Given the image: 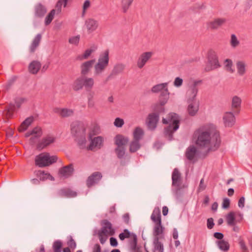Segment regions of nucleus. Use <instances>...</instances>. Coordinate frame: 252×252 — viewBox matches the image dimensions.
<instances>
[{
    "label": "nucleus",
    "mask_w": 252,
    "mask_h": 252,
    "mask_svg": "<svg viewBox=\"0 0 252 252\" xmlns=\"http://www.w3.org/2000/svg\"><path fill=\"white\" fill-rule=\"evenodd\" d=\"M193 136L196 138V146L205 150L203 158L217 151L220 146V134L214 124H206L201 126L194 131Z\"/></svg>",
    "instance_id": "nucleus-1"
},
{
    "label": "nucleus",
    "mask_w": 252,
    "mask_h": 252,
    "mask_svg": "<svg viewBox=\"0 0 252 252\" xmlns=\"http://www.w3.org/2000/svg\"><path fill=\"white\" fill-rule=\"evenodd\" d=\"M162 123L166 125L169 124L167 127L164 128V136L167 138L169 141L173 140V133L179 127V116L176 113H171L169 114L167 119H162Z\"/></svg>",
    "instance_id": "nucleus-2"
},
{
    "label": "nucleus",
    "mask_w": 252,
    "mask_h": 252,
    "mask_svg": "<svg viewBox=\"0 0 252 252\" xmlns=\"http://www.w3.org/2000/svg\"><path fill=\"white\" fill-rule=\"evenodd\" d=\"M172 186L174 188L172 191L177 198H179L182 194V190L187 187L182 184L181 174L178 169L175 168L172 174Z\"/></svg>",
    "instance_id": "nucleus-3"
},
{
    "label": "nucleus",
    "mask_w": 252,
    "mask_h": 252,
    "mask_svg": "<svg viewBox=\"0 0 252 252\" xmlns=\"http://www.w3.org/2000/svg\"><path fill=\"white\" fill-rule=\"evenodd\" d=\"M57 159L56 156H50L48 153H43L35 157V164L39 167H44L56 162Z\"/></svg>",
    "instance_id": "nucleus-4"
},
{
    "label": "nucleus",
    "mask_w": 252,
    "mask_h": 252,
    "mask_svg": "<svg viewBox=\"0 0 252 252\" xmlns=\"http://www.w3.org/2000/svg\"><path fill=\"white\" fill-rule=\"evenodd\" d=\"M109 60V51L107 50L100 55L98 62L94 65V73L95 75H98L102 72L108 66Z\"/></svg>",
    "instance_id": "nucleus-5"
},
{
    "label": "nucleus",
    "mask_w": 252,
    "mask_h": 252,
    "mask_svg": "<svg viewBox=\"0 0 252 252\" xmlns=\"http://www.w3.org/2000/svg\"><path fill=\"white\" fill-rule=\"evenodd\" d=\"M220 66L217 54L213 51H210L208 55V63L205 68L207 72L217 69Z\"/></svg>",
    "instance_id": "nucleus-6"
},
{
    "label": "nucleus",
    "mask_w": 252,
    "mask_h": 252,
    "mask_svg": "<svg viewBox=\"0 0 252 252\" xmlns=\"http://www.w3.org/2000/svg\"><path fill=\"white\" fill-rule=\"evenodd\" d=\"M74 172L73 164L70 163L68 165L64 166L59 169L58 176L61 179H67L72 176Z\"/></svg>",
    "instance_id": "nucleus-7"
},
{
    "label": "nucleus",
    "mask_w": 252,
    "mask_h": 252,
    "mask_svg": "<svg viewBox=\"0 0 252 252\" xmlns=\"http://www.w3.org/2000/svg\"><path fill=\"white\" fill-rule=\"evenodd\" d=\"M42 134V130L40 127L36 126L34 127L32 130L28 131L25 134L26 137H32L30 139V142L32 144H34L36 140L39 138Z\"/></svg>",
    "instance_id": "nucleus-8"
},
{
    "label": "nucleus",
    "mask_w": 252,
    "mask_h": 252,
    "mask_svg": "<svg viewBox=\"0 0 252 252\" xmlns=\"http://www.w3.org/2000/svg\"><path fill=\"white\" fill-rule=\"evenodd\" d=\"M85 130L83 125L79 122L73 123L71 125V132L74 136L84 135Z\"/></svg>",
    "instance_id": "nucleus-9"
},
{
    "label": "nucleus",
    "mask_w": 252,
    "mask_h": 252,
    "mask_svg": "<svg viewBox=\"0 0 252 252\" xmlns=\"http://www.w3.org/2000/svg\"><path fill=\"white\" fill-rule=\"evenodd\" d=\"M198 151L195 146H190L187 149L185 156L189 160L194 163L198 159Z\"/></svg>",
    "instance_id": "nucleus-10"
},
{
    "label": "nucleus",
    "mask_w": 252,
    "mask_h": 252,
    "mask_svg": "<svg viewBox=\"0 0 252 252\" xmlns=\"http://www.w3.org/2000/svg\"><path fill=\"white\" fill-rule=\"evenodd\" d=\"M102 177V174L100 172H94L88 177L86 184L88 188H91L97 184Z\"/></svg>",
    "instance_id": "nucleus-11"
},
{
    "label": "nucleus",
    "mask_w": 252,
    "mask_h": 252,
    "mask_svg": "<svg viewBox=\"0 0 252 252\" xmlns=\"http://www.w3.org/2000/svg\"><path fill=\"white\" fill-rule=\"evenodd\" d=\"M102 226L99 232L103 234L113 236L115 233V230L113 228L111 223L107 220H104L102 222Z\"/></svg>",
    "instance_id": "nucleus-12"
},
{
    "label": "nucleus",
    "mask_w": 252,
    "mask_h": 252,
    "mask_svg": "<svg viewBox=\"0 0 252 252\" xmlns=\"http://www.w3.org/2000/svg\"><path fill=\"white\" fill-rule=\"evenodd\" d=\"M159 120V115L153 113L149 114L147 117V125L148 128L151 130H154L156 127Z\"/></svg>",
    "instance_id": "nucleus-13"
},
{
    "label": "nucleus",
    "mask_w": 252,
    "mask_h": 252,
    "mask_svg": "<svg viewBox=\"0 0 252 252\" xmlns=\"http://www.w3.org/2000/svg\"><path fill=\"white\" fill-rule=\"evenodd\" d=\"M95 63V60H91L83 63L80 65L81 74L82 76H85L91 71L93 65Z\"/></svg>",
    "instance_id": "nucleus-14"
},
{
    "label": "nucleus",
    "mask_w": 252,
    "mask_h": 252,
    "mask_svg": "<svg viewBox=\"0 0 252 252\" xmlns=\"http://www.w3.org/2000/svg\"><path fill=\"white\" fill-rule=\"evenodd\" d=\"M55 138L53 136L47 135L44 137L37 144L36 148L39 150H41L46 148L50 144L54 142Z\"/></svg>",
    "instance_id": "nucleus-15"
},
{
    "label": "nucleus",
    "mask_w": 252,
    "mask_h": 252,
    "mask_svg": "<svg viewBox=\"0 0 252 252\" xmlns=\"http://www.w3.org/2000/svg\"><path fill=\"white\" fill-rule=\"evenodd\" d=\"M224 126L226 127H231L235 123V118L232 112H227L225 113L223 117Z\"/></svg>",
    "instance_id": "nucleus-16"
},
{
    "label": "nucleus",
    "mask_w": 252,
    "mask_h": 252,
    "mask_svg": "<svg viewBox=\"0 0 252 252\" xmlns=\"http://www.w3.org/2000/svg\"><path fill=\"white\" fill-rule=\"evenodd\" d=\"M152 56V53L150 52H147L142 53L139 57L137 65L139 68H142L145 64L146 63L147 61L151 58Z\"/></svg>",
    "instance_id": "nucleus-17"
},
{
    "label": "nucleus",
    "mask_w": 252,
    "mask_h": 252,
    "mask_svg": "<svg viewBox=\"0 0 252 252\" xmlns=\"http://www.w3.org/2000/svg\"><path fill=\"white\" fill-rule=\"evenodd\" d=\"M164 228L162 226L161 222L155 223L153 229L154 238H164L163 231Z\"/></svg>",
    "instance_id": "nucleus-18"
},
{
    "label": "nucleus",
    "mask_w": 252,
    "mask_h": 252,
    "mask_svg": "<svg viewBox=\"0 0 252 252\" xmlns=\"http://www.w3.org/2000/svg\"><path fill=\"white\" fill-rule=\"evenodd\" d=\"M58 195L60 197L70 198L76 197L77 193L69 188H63L59 190Z\"/></svg>",
    "instance_id": "nucleus-19"
},
{
    "label": "nucleus",
    "mask_w": 252,
    "mask_h": 252,
    "mask_svg": "<svg viewBox=\"0 0 252 252\" xmlns=\"http://www.w3.org/2000/svg\"><path fill=\"white\" fill-rule=\"evenodd\" d=\"M226 20L224 18H217L208 23V28L211 30H216L225 23Z\"/></svg>",
    "instance_id": "nucleus-20"
},
{
    "label": "nucleus",
    "mask_w": 252,
    "mask_h": 252,
    "mask_svg": "<svg viewBox=\"0 0 252 252\" xmlns=\"http://www.w3.org/2000/svg\"><path fill=\"white\" fill-rule=\"evenodd\" d=\"M103 142V139L101 136L94 137L92 139L88 149L90 150H93L94 148L100 149L102 146Z\"/></svg>",
    "instance_id": "nucleus-21"
},
{
    "label": "nucleus",
    "mask_w": 252,
    "mask_h": 252,
    "mask_svg": "<svg viewBox=\"0 0 252 252\" xmlns=\"http://www.w3.org/2000/svg\"><path fill=\"white\" fill-rule=\"evenodd\" d=\"M54 112L60 115L62 117H67L73 114V111L72 109L67 108H55Z\"/></svg>",
    "instance_id": "nucleus-22"
},
{
    "label": "nucleus",
    "mask_w": 252,
    "mask_h": 252,
    "mask_svg": "<svg viewBox=\"0 0 252 252\" xmlns=\"http://www.w3.org/2000/svg\"><path fill=\"white\" fill-rule=\"evenodd\" d=\"M35 16L39 18L44 16L47 12L46 7L41 3H37L35 6Z\"/></svg>",
    "instance_id": "nucleus-23"
},
{
    "label": "nucleus",
    "mask_w": 252,
    "mask_h": 252,
    "mask_svg": "<svg viewBox=\"0 0 252 252\" xmlns=\"http://www.w3.org/2000/svg\"><path fill=\"white\" fill-rule=\"evenodd\" d=\"M114 141L117 147H125L128 142V138L123 135L118 134L115 137Z\"/></svg>",
    "instance_id": "nucleus-24"
},
{
    "label": "nucleus",
    "mask_w": 252,
    "mask_h": 252,
    "mask_svg": "<svg viewBox=\"0 0 252 252\" xmlns=\"http://www.w3.org/2000/svg\"><path fill=\"white\" fill-rule=\"evenodd\" d=\"M41 67L40 63L37 61H32L29 65V71L32 74H36Z\"/></svg>",
    "instance_id": "nucleus-25"
},
{
    "label": "nucleus",
    "mask_w": 252,
    "mask_h": 252,
    "mask_svg": "<svg viewBox=\"0 0 252 252\" xmlns=\"http://www.w3.org/2000/svg\"><path fill=\"white\" fill-rule=\"evenodd\" d=\"M242 103V100L240 97L238 96H234L232 99V108L235 110L234 112L236 114H239Z\"/></svg>",
    "instance_id": "nucleus-26"
},
{
    "label": "nucleus",
    "mask_w": 252,
    "mask_h": 252,
    "mask_svg": "<svg viewBox=\"0 0 252 252\" xmlns=\"http://www.w3.org/2000/svg\"><path fill=\"white\" fill-rule=\"evenodd\" d=\"M85 25L88 31L90 32L95 31L98 27L97 21L92 18L87 20L85 22Z\"/></svg>",
    "instance_id": "nucleus-27"
},
{
    "label": "nucleus",
    "mask_w": 252,
    "mask_h": 252,
    "mask_svg": "<svg viewBox=\"0 0 252 252\" xmlns=\"http://www.w3.org/2000/svg\"><path fill=\"white\" fill-rule=\"evenodd\" d=\"M83 76H80L76 78L72 84V89L77 92L83 88Z\"/></svg>",
    "instance_id": "nucleus-28"
},
{
    "label": "nucleus",
    "mask_w": 252,
    "mask_h": 252,
    "mask_svg": "<svg viewBox=\"0 0 252 252\" xmlns=\"http://www.w3.org/2000/svg\"><path fill=\"white\" fill-rule=\"evenodd\" d=\"M83 87L88 91H91L94 87V82L93 78L83 76Z\"/></svg>",
    "instance_id": "nucleus-29"
},
{
    "label": "nucleus",
    "mask_w": 252,
    "mask_h": 252,
    "mask_svg": "<svg viewBox=\"0 0 252 252\" xmlns=\"http://www.w3.org/2000/svg\"><path fill=\"white\" fill-rule=\"evenodd\" d=\"M151 219L154 223L161 222L160 210L158 207L154 208Z\"/></svg>",
    "instance_id": "nucleus-30"
},
{
    "label": "nucleus",
    "mask_w": 252,
    "mask_h": 252,
    "mask_svg": "<svg viewBox=\"0 0 252 252\" xmlns=\"http://www.w3.org/2000/svg\"><path fill=\"white\" fill-rule=\"evenodd\" d=\"M41 39V34H37L34 38L31 45L30 47V51L31 53H34L36 48L39 46Z\"/></svg>",
    "instance_id": "nucleus-31"
},
{
    "label": "nucleus",
    "mask_w": 252,
    "mask_h": 252,
    "mask_svg": "<svg viewBox=\"0 0 252 252\" xmlns=\"http://www.w3.org/2000/svg\"><path fill=\"white\" fill-rule=\"evenodd\" d=\"M169 92L168 89H166L163 92H161L159 97V102L161 106L165 105L169 98Z\"/></svg>",
    "instance_id": "nucleus-32"
},
{
    "label": "nucleus",
    "mask_w": 252,
    "mask_h": 252,
    "mask_svg": "<svg viewBox=\"0 0 252 252\" xmlns=\"http://www.w3.org/2000/svg\"><path fill=\"white\" fill-rule=\"evenodd\" d=\"M33 121V117H30L26 118L21 124L19 130L20 131H24L28 128Z\"/></svg>",
    "instance_id": "nucleus-33"
},
{
    "label": "nucleus",
    "mask_w": 252,
    "mask_h": 252,
    "mask_svg": "<svg viewBox=\"0 0 252 252\" xmlns=\"http://www.w3.org/2000/svg\"><path fill=\"white\" fill-rule=\"evenodd\" d=\"M219 248L223 252H227L230 248V245L227 241L224 240L217 241L216 242Z\"/></svg>",
    "instance_id": "nucleus-34"
},
{
    "label": "nucleus",
    "mask_w": 252,
    "mask_h": 252,
    "mask_svg": "<svg viewBox=\"0 0 252 252\" xmlns=\"http://www.w3.org/2000/svg\"><path fill=\"white\" fill-rule=\"evenodd\" d=\"M167 84V83H164L155 85L152 87L151 91L153 93H161L166 89H168Z\"/></svg>",
    "instance_id": "nucleus-35"
},
{
    "label": "nucleus",
    "mask_w": 252,
    "mask_h": 252,
    "mask_svg": "<svg viewBox=\"0 0 252 252\" xmlns=\"http://www.w3.org/2000/svg\"><path fill=\"white\" fill-rule=\"evenodd\" d=\"M37 176L39 178L40 180L44 181L47 179H50L52 181L54 180V177L49 173H45L43 171L39 170L36 172Z\"/></svg>",
    "instance_id": "nucleus-36"
},
{
    "label": "nucleus",
    "mask_w": 252,
    "mask_h": 252,
    "mask_svg": "<svg viewBox=\"0 0 252 252\" xmlns=\"http://www.w3.org/2000/svg\"><path fill=\"white\" fill-rule=\"evenodd\" d=\"M141 147L140 141L133 139L129 144V152L130 153H135L138 151Z\"/></svg>",
    "instance_id": "nucleus-37"
},
{
    "label": "nucleus",
    "mask_w": 252,
    "mask_h": 252,
    "mask_svg": "<svg viewBox=\"0 0 252 252\" xmlns=\"http://www.w3.org/2000/svg\"><path fill=\"white\" fill-rule=\"evenodd\" d=\"M237 72L240 76L244 75L246 73V64L244 62L238 61L236 63Z\"/></svg>",
    "instance_id": "nucleus-38"
},
{
    "label": "nucleus",
    "mask_w": 252,
    "mask_h": 252,
    "mask_svg": "<svg viewBox=\"0 0 252 252\" xmlns=\"http://www.w3.org/2000/svg\"><path fill=\"white\" fill-rule=\"evenodd\" d=\"M160 238L156 237L154 238L153 244L154 246V249L158 252H163V245L159 242Z\"/></svg>",
    "instance_id": "nucleus-39"
},
{
    "label": "nucleus",
    "mask_w": 252,
    "mask_h": 252,
    "mask_svg": "<svg viewBox=\"0 0 252 252\" xmlns=\"http://www.w3.org/2000/svg\"><path fill=\"white\" fill-rule=\"evenodd\" d=\"M144 135V131L143 129L139 127H137L135 128L133 133V139L140 141Z\"/></svg>",
    "instance_id": "nucleus-40"
},
{
    "label": "nucleus",
    "mask_w": 252,
    "mask_h": 252,
    "mask_svg": "<svg viewBox=\"0 0 252 252\" xmlns=\"http://www.w3.org/2000/svg\"><path fill=\"white\" fill-rule=\"evenodd\" d=\"M134 0H121V7L124 13H126L132 5Z\"/></svg>",
    "instance_id": "nucleus-41"
},
{
    "label": "nucleus",
    "mask_w": 252,
    "mask_h": 252,
    "mask_svg": "<svg viewBox=\"0 0 252 252\" xmlns=\"http://www.w3.org/2000/svg\"><path fill=\"white\" fill-rule=\"evenodd\" d=\"M226 220L228 225H234L235 224V213L230 212L226 216Z\"/></svg>",
    "instance_id": "nucleus-42"
},
{
    "label": "nucleus",
    "mask_w": 252,
    "mask_h": 252,
    "mask_svg": "<svg viewBox=\"0 0 252 252\" xmlns=\"http://www.w3.org/2000/svg\"><path fill=\"white\" fill-rule=\"evenodd\" d=\"M125 68V66L123 64H117L115 65L114 68L112 71V75H117L119 73H121L123 72Z\"/></svg>",
    "instance_id": "nucleus-43"
},
{
    "label": "nucleus",
    "mask_w": 252,
    "mask_h": 252,
    "mask_svg": "<svg viewBox=\"0 0 252 252\" xmlns=\"http://www.w3.org/2000/svg\"><path fill=\"white\" fill-rule=\"evenodd\" d=\"M126 149L125 147H117L115 149V152L117 157L121 159L124 158L125 155Z\"/></svg>",
    "instance_id": "nucleus-44"
},
{
    "label": "nucleus",
    "mask_w": 252,
    "mask_h": 252,
    "mask_svg": "<svg viewBox=\"0 0 252 252\" xmlns=\"http://www.w3.org/2000/svg\"><path fill=\"white\" fill-rule=\"evenodd\" d=\"M188 110L189 114L190 116H194L198 110V105L195 106L193 103L189 105Z\"/></svg>",
    "instance_id": "nucleus-45"
},
{
    "label": "nucleus",
    "mask_w": 252,
    "mask_h": 252,
    "mask_svg": "<svg viewBox=\"0 0 252 252\" xmlns=\"http://www.w3.org/2000/svg\"><path fill=\"white\" fill-rule=\"evenodd\" d=\"M56 10L55 9H52L49 13L47 15V16L45 17V24L47 26L49 25L51 22L52 21L54 15L55 14Z\"/></svg>",
    "instance_id": "nucleus-46"
},
{
    "label": "nucleus",
    "mask_w": 252,
    "mask_h": 252,
    "mask_svg": "<svg viewBox=\"0 0 252 252\" xmlns=\"http://www.w3.org/2000/svg\"><path fill=\"white\" fill-rule=\"evenodd\" d=\"M15 109V105L12 103H10L5 109V111H6V115L7 117H11Z\"/></svg>",
    "instance_id": "nucleus-47"
},
{
    "label": "nucleus",
    "mask_w": 252,
    "mask_h": 252,
    "mask_svg": "<svg viewBox=\"0 0 252 252\" xmlns=\"http://www.w3.org/2000/svg\"><path fill=\"white\" fill-rule=\"evenodd\" d=\"M201 83V80L195 81L193 82V85L191 87V90H190V92H191V94L192 95V99H193L195 97V96H196V94H197V92H198V89L196 88V86L199 83Z\"/></svg>",
    "instance_id": "nucleus-48"
},
{
    "label": "nucleus",
    "mask_w": 252,
    "mask_h": 252,
    "mask_svg": "<svg viewBox=\"0 0 252 252\" xmlns=\"http://www.w3.org/2000/svg\"><path fill=\"white\" fill-rule=\"evenodd\" d=\"M94 49H87L82 55L78 57V59L80 60H86L89 57L91 54L94 52Z\"/></svg>",
    "instance_id": "nucleus-49"
},
{
    "label": "nucleus",
    "mask_w": 252,
    "mask_h": 252,
    "mask_svg": "<svg viewBox=\"0 0 252 252\" xmlns=\"http://www.w3.org/2000/svg\"><path fill=\"white\" fill-rule=\"evenodd\" d=\"M233 63L231 60L226 59L225 61V67L226 70L230 73H233L234 70L232 68Z\"/></svg>",
    "instance_id": "nucleus-50"
},
{
    "label": "nucleus",
    "mask_w": 252,
    "mask_h": 252,
    "mask_svg": "<svg viewBox=\"0 0 252 252\" xmlns=\"http://www.w3.org/2000/svg\"><path fill=\"white\" fill-rule=\"evenodd\" d=\"M62 243L60 240L55 241L53 245V248L54 252H61Z\"/></svg>",
    "instance_id": "nucleus-51"
},
{
    "label": "nucleus",
    "mask_w": 252,
    "mask_h": 252,
    "mask_svg": "<svg viewBox=\"0 0 252 252\" xmlns=\"http://www.w3.org/2000/svg\"><path fill=\"white\" fill-rule=\"evenodd\" d=\"M130 236V232L127 229H125L123 233L119 234V237L122 241L124 240L126 238H128Z\"/></svg>",
    "instance_id": "nucleus-52"
},
{
    "label": "nucleus",
    "mask_w": 252,
    "mask_h": 252,
    "mask_svg": "<svg viewBox=\"0 0 252 252\" xmlns=\"http://www.w3.org/2000/svg\"><path fill=\"white\" fill-rule=\"evenodd\" d=\"M98 236L99 237V239L100 241V242L101 244H104L106 240L108 239V236H109V235L102 233L101 232L98 231Z\"/></svg>",
    "instance_id": "nucleus-53"
},
{
    "label": "nucleus",
    "mask_w": 252,
    "mask_h": 252,
    "mask_svg": "<svg viewBox=\"0 0 252 252\" xmlns=\"http://www.w3.org/2000/svg\"><path fill=\"white\" fill-rule=\"evenodd\" d=\"M239 245L242 252H249L248 248L247 247L244 241L240 237L239 238Z\"/></svg>",
    "instance_id": "nucleus-54"
},
{
    "label": "nucleus",
    "mask_w": 252,
    "mask_h": 252,
    "mask_svg": "<svg viewBox=\"0 0 252 252\" xmlns=\"http://www.w3.org/2000/svg\"><path fill=\"white\" fill-rule=\"evenodd\" d=\"M91 6V2L89 0H86L83 4V10H82V16H84L85 14H86V10H87V9L88 8H89Z\"/></svg>",
    "instance_id": "nucleus-55"
},
{
    "label": "nucleus",
    "mask_w": 252,
    "mask_h": 252,
    "mask_svg": "<svg viewBox=\"0 0 252 252\" xmlns=\"http://www.w3.org/2000/svg\"><path fill=\"white\" fill-rule=\"evenodd\" d=\"M230 43L231 46L233 47H236L239 45V42L235 34H233L231 35Z\"/></svg>",
    "instance_id": "nucleus-56"
},
{
    "label": "nucleus",
    "mask_w": 252,
    "mask_h": 252,
    "mask_svg": "<svg viewBox=\"0 0 252 252\" xmlns=\"http://www.w3.org/2000/svg\"><path fill=\"white\" fill-rule=\"evenodd\" d=\"M80 40V35L72 36L69 39V42L70 44L77 45Z\"/></svg>",
    "instance_id": "nucleus-57"
},
{
    "label": "nucleus",
    "mask_w": 252,
    "mask_h": 252,
    "mask_svg": "<svg viewBox=\"0 0 252 252\" xmlns=\"http://www.w3.org/2000/svg\"><path fill=\"white\" fill-rule=\"evenodd\" d=\"M67 244L68 246V248L74 250L76 247V244L75 241L73 239L72 237L70 238V240L67 242Z\"/></svg>",
    "instance_id": "nucleus-58"
},
{
    "label": "nucleus",
    "mask_w": 252,
    "mask_h": 252,
    "mask_svg": "<svg viewBox=\"0 0 252 252\" xmlns=\"http://www.w3.org/2000/svg\"><path fill=\"white\" fill-rule=\"evenodd\" d=\"M124 124V121L122 119L117 118L114 122V125L118 127H122Z\"/></svg>",
    "instance_id": "nucleus-59"
},
{
    "label": "nucleus",
    "mask_w": 252,
    "mask_h": 252,
    "mask_svg": "<svg viewBox=\"0 0 252 252\" xmlns=\"http://www.w3.org/2000/svg\"><path fill=\"white\" fill-rule=\"evenodd\" d=\"M63 4L64 5V1H63V0H59L57 3H56V8L57 9L58 13H60L61 12L62 6Z\"/></svg>",
    "instance_id": "nucleus-60"
},
{
    "label": "nucleus",
    "mask_w": 252,
    "mask_h": 252,
    "mask_svg": "<svg viewBox=\"0 0 252 252\" xmlns=\"http://www.w3.org/2000/svg\"><path fill=\"white\" fill-rule=\"evenodd\" d=\"M230 206V200L227 198H225L223 199L222 204V207L223 209H227Z\"/></svg>",
    "instance_id": "nucleus-61"
},
{
    "label": "nucleus",
    "mask_w": 252,
    "mask_h": 252,
    "mask_svg": "<svg viewBox=\"0 0 252 252\" xmlns=\"http://www.w3.org/2000/svg\"><path fill=\"white\" fill-rule=\"evenodd\" d=\"M215 223L214 222V220L212 218H210L207 219V228L209 229H211L213 228Z\"/></svg>",
    "instance_id": "nucleus-62"
},
{
    "label": "nucleus",
    "mask_w": 252,
    "mask_h": 252,
    "mask_svg": "<svg viewBox=\"0 0 252 252\" xmlns=\"http://www.w3.org/2000/svg\"><path fill=\"white\" fill-rule=\"evenodd\" d=\"M26 100V98L23 97L17 98L15 101V103L17 107L19 108L21 105Z\"/></svg>",
    "instance_id": "nucleus-63"
},
{
    "label": "nucleus",
    "mask_w": 252,
    "mask_h": 252,
    "mask_svg": "<svg viewBox=\"0 0 252 252\" xmlns=\"http://www.w3.org/2000/svg\"><path fill=\"white\" fill-rule=\"evenodd\" d=\"M183 84V79L180 77H176L174 82V85L176 87H180Z\"/></svg>",
    "instance_id": "nucleus-64"
}]
</instances>
